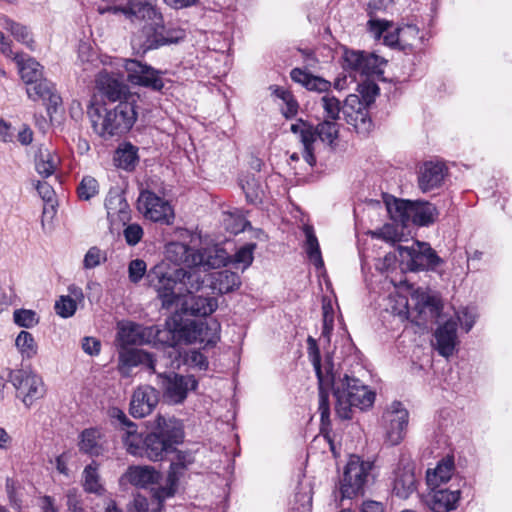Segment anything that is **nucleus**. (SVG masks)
I'll use <instances>...</instances> for the list:
<instances>
[{
  "mask_svg": "<svg viewBox=\"0 0 512 512\" xmlns=\"http://www.w3.org/2000/svg\"><path fill=\"white\" fill-rule=\"evenodd\" d=\"M117 341L122 349L129 345H141L149 341L151 331L131 321L119 322L117 326Z\"/></svg>",
  "mask_w": 512,
  "mask_h": 512,
  "instance_id": "nucleus-27",
  "label": "nucleus"
},
{
  "mask_svg": "<svg viewBox=\"0 0 512 512\" xmlns=\"http://www.w3.org/2000/svg\"><path fill=\"white\" fill-rule=\"evenodd\" d=\"M411 303L405 297H400L399 304L402 305V309L398 311L399 315L410 317L413 311H417L419 324L425 322L428 319L436 318L439 314L440 303L439 300L425 291L416 290L412 293Z\"/></svg>",
  "mask_w": 512,
  "mask_h": 512,
  "instance_id": "nucleus-12",
  "label": "nucleus"
},
{
  "mask_svg": "<svg viewBox=\"0 0 512 512\" xmlns=\"http://www.w3.org/2000/svg\"><path fill=\"white\" fill-rule=\"evenodd\" d=\"M9 381L15 388L16 397L27 408H30L37 400L43 398L46 393L42 377L30 370L20 369L12 371L9 375Z\"/></svg>",
  "mask_w": 512,
  "mask_h": 512,
  "instance_id": "nucleus-9",
  "label": "nucleus"
},
{
  "mask_svg": "<svg viewBox=\"0 0 512 512\" xmlns=\"http://www.w3.org/2000/svg\"><path fill=\"white\" fill-rule=\"evenodd\" d=\"M123 67L127 73V80L138 86L160 91L164 87L162 72L135 59H125Z\"/></svg>",
  "mask_w": 512,
  "mask_h": 512,
  "instance_id": "nucleus-14",
  "label": "nucleus"
},
{
  "mask_svg": "<svg viewBox=\"0 0 512 512\" xmlns=\"http://www.w3.org/2000/svg\"><path fill=\"white\" fill-rule=\"evenodd\" d=\"M335 121L327 119L319 123L316 128L303 120H297L291 125L290 130L299 136V141L303 146L302 157L310 166L316 164L314 151L317 138L322 142L332 144L338 137V124Z\"/></svg>",
  "mask_w": 512,
  "mask_h": 512,
  "instance_id": "nucleus-5",
  "label": "nucleus"
},
{
  "mask_svg": "<svg viewBox=\"0 0 512 512\" xmlns=\"http://www.w3.org/2000/svg\"><path fill=\"white\" fill-rule=\"evenodd\" d=\"M368 26L374 38L379 39L383 37L384 43L388 46L400 47V28L393 32H389L391 24L385 20L371 19L368 21Z\"/></svg>",
  "mask_w": 512,
  "mask_h": 512,
  "instance_id": "nucleus-38",
  "label": "nucleus"
},
{
  "mask_svg": "<svg viewBox=\"0 0 512 512\" xmlns=\"http://www.w3.org/2000/svg\"><path fill=\"white\" fill-rule=\"evenodd\" d=\"M159 402V392L150 385L137 387L130 402V413L135 418L149 415Z\"/></svg>",
  "mask_w": 512,
  "mask_h": 512,
  "instance_id": "nucleus-23",
  "label": "nucleus"
},
{
  "mask_svg": "<svg viewBox=\"0 0 512 512\" xmlns=\"http://www.w3.org/2000/svg\"><path fill=\"white\" fill-rule=\"evenodd\" d=\"M321 105L329 120H337L339 118L342 106L340 101L333 95L326 93L321 97Z\"/></svg>",
  "mask_w": 512,
  "mask_h": 512,
  "instance_id": "nucleus-52",
  "label": "nucleus"
},
{
  "mask_svg": "<svg viewBox=\"0 0 512 512\" xmlns=\"http://www.w3.org/2000/svg\"><path fill=\"white\" fill-rule=\"evenodd\" d=\"M423 36L416 25L407 24L400 27V48L403 50L418 48L422 45Z\"/></svg>",
  "mask_w": 512,
  "mask_h": 512,
  "instance_id": "nucleus-46",
  "label": "nucleus"
},
{
  "mask_svg": "<svg viewBox=\"0 0 512 512\" xmlns=\"http://www.w3.org/2000/svg\"><path fill=\"white\" fill-rule=\"evenodd\" d=\"M189 361L200 370H206L208 368L207 358L199 351H191L189 354Z\"/></svg>",
  "mask_w": 512,
  "mask_h": 512,
  "instance_id": "nucleus-61",
  "label": "nucleus"
},
{
  "mask_svg": "<svg viewBox=\"0 0 512 512\" xmlns=\"http://www.w3.org/2000/svg\"><path fill=\"white\" fill-rule=\"evenodd\" d=\"M220 324L216 320L190 321L179 330V336L188 343H205L213 345L219 339Z\"/></svg>",
  "mask_w": 512,
  "mask_h": 512,
  "instance_id": "nucleus-18",
  "label": "nucleus"
},
{
  "mask_svg": "<svg viewBox=\"0 0 512 512\" xmlns=\"http://www.w3.org/2000/svg\"><path fill=\"white\" fill-rule=\"evenodd\" d=\"M82 349L90 356H96L100 353L101 342L94 337H84L82 340Z\"/></svg>",
  "mask_w": 512,
  "mask_h": 512,
  "instance_id": "nucleus-58",
  "label": "nucleus"
},
{
  "mask_svg": "<svg viewBox=\"0 0 512 512\" xmlns=\"http://www.w3.org/2000/svg\"><path fill=\"white\" fill-rule=\"evenodd\" d=\"M36 190L45 201H51L54 196V190L47 182L38 181L36 184Z\"/></svg>",
  "mask_w": 512,
  "mask_h": 512,
  "instance_id": "nucleus-62",
  "label": "nucleus"
},
{
  "mask_svg": "<svg viewBox=\"0 0 512 512\" xmlns=\"http://www.w3.org/2000/svg\"><path fill=\"white\" fill-rule=\"evenodd\" d=\"M255 248V243H248L240 247L232 257H230L226 252L228 259L223 266L231 263L236 268H240L242 271H245L253 262Z\"/></svg>",
  "mask_w": 512,
  "mask_h": 512,
  "instance_id": "nucleus-44",
  "label": "nucleus"
},
{
  "mask_svg": "<svg viewBox=\"0 0 512 512\" xmlns=\"http://www.w3.org/2000/svg\"><path fill=\"white\" fill-rule=\"evenodd\" d=\"M394 204L402 221L412 217L413 221L421 226L428 225L434 221L436 208L428 202L395 200Z\"/></svg>",
  "mask_w": 512,
  "mask_h": 512,
  "instance_id": "nucleus-21",
  "label": "nucleus"
},
{
  "mask_svg": "<svg viewBox=\"0 0 512 512\" xmlns=\"http://www.w3.org/2000/svg\"><path fill=\"white\" fill-rule=\"evenodd\" d=\"M123 235L129 246H135L143 238L144 232L139 224L133 223L126 226L123 230Z\"/></svg>",
  "mask_w": 512,
  "mask_h": 512,
  "instance_id": "nucleus-56",
  "label": "nucleus"
},
{
  "mask_svg": "<svg viewBox=\"0 0 512 512\" xmlns=\"http://www.w3.org/2000/svg\"><path fill=\"white\" fill-rule=\"evenodd\" d=\"M303 232L305 234L304 241V250L307 254L309 261L317 268L321 269L324 267V261L322 258L320 245L318 239L315 235L314 229L310 225H305L303 227Z\"/></svg>",
  "mask_w": 512,
  "mask_h": 512,
  "instance_id": "nucleus-39",
  "label": "nucleus"
},
{
  "mask_svg": "<svg viewBox=\"0 0 512 512\" xmlns=\"http://www.w3.org/2000/svg\"><path fill=\"white\" fill-rule=\"evenodd\" d=\"M435 348L438 353L449 358L455 351L458 344L457 321L450 319L435 331Z\"/></svg>",
  "mask_w": 512,
  "mask_h": 512,
  "instance_id": "nucleus-28",
  "label": "nucleus"
},
{
  "mask_svg": "<svg viewBox=\"0 0 512 512\" xmlns=\"http://www.w3.org/2000/svg\"><path fill=\"white\" fill-rule=\"evenodd\" d=\"M192 462L193 457L191 454L181 451L177 452L176 460L170 465L165 485L160 486V488L155 491V497L160 503L174 496L182 471Z\"/></svg>",
  "mask_w": 512,
  "mask_h": 512,
  "instance_id": "nucleus-22",
  "label": "nucleus"
},
{
  "mask_svg": "<svg viewBox=\"0 0 512 512\" xmlns=\"http://www.w3.org/2000/svg\"><path fill=\"white\" fill-rule=\"evenodd\" d=\"M346 122L353 126L358 133L366 134L370 131L372 121L369 117L367 105L356 94L346 97L342 106Z\"/></svg>",
  "mask_w": 512,
  "mask_h": 512,
  "instance_id": "nucleus-19",
  "label": "nucleus"
},
{
  "mask_svg": "<svg viewBox=\"0 0 512 512\" xmlns=\"http://www.w3.org/2000/svg\"><path fill=\"white\" fill-rule=\"evenodd\" d=\"M148 279L164 309L180 307L185 314L206 317L218 307L216 298L194 295L204 283L200 271L171 269L167 263L161 262L150 269Z\"/></svg>",
  "mask_w": 512,
  "mask_h": 512,
  "instance_id": "nucleus-1",
  "label": "nucleus"
},
{
  "mask_svg": "<svg viewBox=\"0 0 512 512\" xmlns=\"http://www.w3.org/2000/svg\"><path fill=\"white\" fill-rule=\"evenodd\" d=\"M153 431L159 433L172 447L184 438L183 424L175 417L158 415L153 424Z\"/></svg>",
  "mask_w": 512,
  "mask_h": 512,
  "instance_id": "nucleus-29",
  "label": "nucleus"
},
{
  "mask_svg": "<svg viewBox=\"0 0 512 512\" xmlns=\"http://www.w3.org/2000/svg\"><path fill=\"white\" fill-rule=\"evenodd\" d=\"M105 208L111 228H114L117 224L127 225L131 218L130 207L117 189H111L108 192L105 199Z\"/></svg>",
  "mask_w": 512,
  "mask_h": 512,
  "instance_id": "nucleus-25",
  "label": "nucleus"
},
{
  "mask_svg": "<svg viewBox=\"0 0 512 512\" xmlns=\"http://www.w3.org/2000/svg\"><path fill=\"white\" fill-rule=\"evenodd\" d=\"M416 489L415 464L410 457L402 455L393 470L392 491L397 497L407 499Z\"/></svg>",
  "mask_w": 512,
  "mask_h": 512,
  "instance_id": "nucleus-16",
  "label": "nucleus"
},
{
  "mask_svg": "<svg viewBox=\"0 0 512 512\" xmlns=\"http://www.w3.org/2000/svg\"><path fill=\"white\" fill-rule=\"evenodd\" d=\"M99 185L95 178L91 176H85L81 180L77 192L81 200L88 201L98 194Z\"/></svg>",
  "mask_w": 512,
  "mask_h": 512,
  "instance_id": "nucleus-51",
  "label": "nucleus"
},
{
  "mask_svg": "<svg viewBox=\"0 0 512 512\" xmlns=\"http://www.w3.org/2000/svg\"><path fill=\"white\" fill-rule=\"evenodd\" d=\"M332 388L336 398L335 411L341 419H351L352 409L366 410L373 406L375 392L358 378L351 377L347 373L333 375L332 382L325 385V393Z\"/></svg>",
  "mask_w": 512,
  "mask_h": 512,
  "instance_id": "nucleus-2",
  "label": "nucleus"
},
{
  "mask_svg": "<svg viewBox=\"0 0 512 512\" xmlns=\"http://www.w3.org/2000/svg\"><path fill=\"white\" fill-rule=\"evenodd\" d=\"M2 26L4 29L10 31V33L17 41L25 44L30 49L33 48V39L29 29L26 26L16 23L9 18L3 19Z\"/></svg>",
  "mask_w": 512,
  "mask_h": 512,
  "instance_id": "nucleus-48",
  "label": "nucleus"
},
{
  "mask_svg": "<svg viewBox=\"0 0 512 512\" xmlns=\"http://www.w3.org/2000/svg\"><path fill=\"white\" fill-rule=\"evenodd\" d=\"M100 437L101 433L98 429H85L80 435L79 449L93 456L100 455L103 451Z\"/></svg>",
  "mask_w": 512,
  "mask_h": 512,
  "instance_id": "nucleus-42",
  "label": "nucleus"
},
{
  "mask_svg": "<svg viewBox=\"0 0 512 512\" xmlns=\"http://www.w3.org/2000/svg\"><path fill=\"white\" fill-rule=\"evenodd\" d=\"M139 98L140 96H130V99L121 101L104 114L99 107L91 105L88 108V115L94 131L105 140L127 133L137 119Z\"/></svg>",
  "mask_w": 512,
  "mask_h": 512,
  "instance_id": "nucleus-3",
  "label": "nucleus"
},
{
  "mask_svg": "<svg viewBox=\"0 0 512 512\" xmlns=\"http://www.w3.org/2000/svg\"><path fill=\"white\" fill-rule=\"evenodd\" d=\"M345 68L353 73L354 77L372 76L383 73L382 67L385 61L374 53H365L361 51H345Z\"/></svg>",
  "mask_w": 512,
  "mask_h": 512,
  "instance_id": "nucleus-17",
  "label": "nucleus"
},
{
  "mask_svg": "<svg viewBox=\"0 0 512 512\" xmlns=\"http://www.w3.org/2000/svg\"><path fill=\"white\" fill-rule=\"evenodd\" d=\"M172 446L159 436V433L152 431L147 434L143 446V457H147L152 461L163 458V455L170 451Z\"/></svg>",
  "mask_w": 512,
  "mask_h": 512,
  "instance_id": "nucleus-36",
  "label": "nucleus"
},
{
  "mask_svg": "<svg viewBox=\"0 0 512 512\" xmlns=\"http://www.w3.org/2000/svg\"><path fill=\"white\" fill-rule=\"evenodd\" d=\"M241 187L246 195L247 201L256 204L261 201L264 195V187L255 175H246L240 180Z\"/></svg>",
  "mask_w": 512,
  "mask_h": 512,
  "instance_id": "nucleus-45",
  "label": "nucleus"
},
{
  "mask_svg": "<svg viewBox=\"0 0 512 512\" xmlns=\"http://www.w3.org/2000/svg\"><path fill=\"white\" fill-rule=\"evenodd\" d=\"M358 91L362 96V102L368 106L379 94V87L373 81L365 79L358 84Z\"/></svg>",
  "mask_w": 512,
  "mask_h": 512,
  "instance_id": "nucleus-55",
  "label": "nucleus"
},
{
  "mask_svg": "<svg viewBox=\"0 0 512 512\" xmlns=\"http://www.w3.org/2000/svg\"><path fill=\"white\" fill-rule=\"evenodd\" d=\"M178 352L170 347L169 350L161 355L154 356L142 349L124 348L119 352L118 371L123 377H129L135 367L148 369L153 373H158V368H173L171 358L177 359Z\"/></svg>",
  "mask_w": 512,
  "mask_h": 512,
  "instance_id": "nucleus-6",
  "label": "nucleus"
},
{
  "mask_svg": "<svg viewBox=\"0 0 512 512\" xmlns=\"http://www.w3.org/2000/svg\"><path fill=\"white\" fill-rule=\"evenodd\" d=\"M447 168L442 162L427 161L419 169L417 182L418 188L423 193H428L442 187Z\"/></svg>",
  "mask_w": 512,
  "mask_h": 512,
  "instance_id": "nucleus-24",
  "label": "nucleus"
},
{
  "mask_svg": "<svg viewBox=\"0 0 512 512\" xmlns=\"http://www.w3.org/2000/svg\"><path fill=\"white\" fill-rule=\"evenodd\" d=\"M275 94L277 97L281 98L287 103L288 112L294 115L297 112V104L291 99V95L289 92L282 88H276Z\"/></svg>",
  "mask_w": 512,
  "mask_h": 512,
  "instance_id": "nucleus-60",
  "label": "nucleus"
},
{
  "mask_svg": "<svg viewBox=\"0 0 512 512\" xmlns=\"http://www.w3.org/2000/svg\"><path fill=\"white\" fill-rule=\"evenodd\" d=\"M15 346L21 355L28 359L33 358L38 351V346L33 335L24 330L17 335Z\"/></svg>",
  "mask_w": 512,
  "mask_h": 512,
  "instance_id": "nucleus-49",
  "label": "nucleus"
},
{
  "mask_svg": "<svg viewBox=\"0 0 512 512\" xmlns=\"http://www.w3.org/2000/svg\"><path fill=\"white\" fill-rule=\"evenodd\" d=\"M114 162L119 168L133 170L138 162L137 148L130 143L121 145L115 152Z\"/></svg>",
  "mask_w": 512,
  "mask_h": 512,
  "instance_id": "nucleus-43",
  "label": "nucleus"
},
{
  "mask_svg": "<svg viewBox=\"0 0 512 512\" xmlns=\"http://www.w3.org/2000/svg\"><path fill=\"white\" fill-rule=\"evenodd\" d=\"M385 438L390 445H398L405 437L409 414L402 403L394 401L383 414Z\"/></svg>",
  "mask_w": 512,
  "mask_h": 512,
  "instance_id": "nucleus-15",
  "label": "nucleus"
},
{
  "mask_svg": "<svg viewBox=\"0 0 512 512\" xmlns=\"http://www.w3.org/2000/svg\"><path fill=\"white\" fill-rule=\"evenodd\" d=\"M459 490H434L427 498V505L433 512H449L457 507Z\"/></svg>",
  "mask_w": 512,
  "mask_h": 512,
  "instance_id": "nucleus-31",
  "label": "nucleus"
},
{
  "mask_svg": "<svg viewBox=\"0 0 512 512\" xmlns=\"http://www.w3.org/2000/svg\"><path fill=\"white\" fill-rule=\"evenodd\" d=\"M59 163V156L47 149H39L35 157V169L37 173L44 178L53 175Z\"/></svg>",
  "mask_w": 512,
  "mask_h": 512,
  "instance_id": "nucleus-40",
  "label": "nucleus"
},
{
  "mask_svg": "<svg viewBox=\"0 0 512 512\" xmlns=\"http://www.w3.org/2000/svg\"><path fill=\"white\" fill-rule=\"evenodd\" d=\"M454 471V461L450 457L441 459L437 466L431 470L429 469L426 473V481L428 486L435 489L442 483H446L450 480Z\"/></svg>",
  "mask_w": 512,
  "mask_h": 512,
  "instance_id": "nucleus-37",
  "label": "nucleus"
},
{
  "mask_svg": "<svg viewBox=\"0 0 512 512\" xmlns=\"http://www.w3.org/2000/svg\"><path fill=\"white\" fill-rule=\"evenodd\" d=\"M166 259L177 265L184 264L188 270L200 271L220 268L227 262L226 251L220 247L212 246L194 250L187 244L172 242L166 246Z\"/></svg>",
  "mask_w": 512,
  "mask_h": 512,
  "instance_id": "nucleus-4",
  "label": "nucleus"
},
{
  "mask_svg": "<svg viewBox=\"0 0 512 512\" xmlns=\"http://www.w3.org/2000/svg\"><path fill=\"white\" fill-rule=\"evenodd\" d=\"M373 462L363 460L357 455H351L340 480V492L343 498L351 499L362 493L368 482Z\"/></svg>",
  "mask_w": 512,
  "mask_h": 512,
  "instance_id": "nucleus-8",
  "label": "nucleus"
},
{
  "mask_svg": "<svg viewBox=\"0 0 512 512\" xmlns=\"http://www.w3.org/2000/svg\"><path fill=\"white\" fill-rule=\"evenodd\" d=\"M401 261L410 271L434 269L441 263L436 252L426 242L413 241L410 246L399 245Z\"/></svg>",
  "mask_w": 512,
  "mask_h": 512,
  "instance_id": "nucleus-10",
  "label": "nucleus"
},
{
  "mask_svg": "<svg viewBox=\"0 0 512 512\" xmlns=\"http://www.w3.org/2000/svg\"><path fill=\"white\" fill-rule=\"evenodd\" d=\"M14 134L10 123L0 118V140L3 142H12Z\"/></svg>",
  "mask_w": 512,
  "mask_h": 512,
  "instance_id": "nucleus-63",
  "label": "nucleus"
},
{
  "mask_svg": "<svg viewBox=\"0 0 512 512\" xmlns=\"http://www.w3.org/2000/svg\"><path fill=\"white\" fill-rule=\"evenodd\" d=\"M15 324L23 328H32L39 323V316L34 310L17 309L13 312Z\"/></svg>",
  "mask_w": 512,
  "mask_h": 512,
  "instance_id": "nucleus-50",
  "label": "nucleus"
},
{
  "mask_svg": "<svg viewBox=\"0 0 512 512\" xmlns=\"http://www.w3.org/2000/svg\"><path fill=\"white\" fill-rule=\"evenodd\" d=\"M26 93L29 99L33 101L42 100L44 103L53 107H56L61 101L60 96L55 91L54 85L46 79H40L37 82L29 84L26 88Z\"/></svg>",
  "mask_w": 512,
  "mask_h": 512,
  "instance_id": "nucleus-33",
  "label": "nucleus"
},
{
  "mask_svg": "<svg viewBox=\"0 0 512 512\" xmlns=\"http://www.w3.org/2000/svg\"><path fill=\"white\" fill-rule=\"evenodd\" d=\"M125 478L127 481L140 488L151 489L153 491V497L156 501H159L155 497V491L159 488H154L153 486L158 484L161 479V474L153 467L150 466H132L129 467L127 472L125 473ZM163 502H158V509L162 510Z\"/></svg>",
  "mask_w": 512,
  "mask_h": 512,
  "instance_id": "nucleus-26",
  "label": "nucleus"
},
{
  "mask_svg": "<svg viewBox=\"0 0 512 512\" xmlns=\"http://www.w3.org/2000/svg\"><path fill=\"white\" fill-rule=\"evenodd\" d=\"M138 209L145 218L153 222L169 225L174 219V211L170 203L149 190H144L140 193Z\"/></svg>",
  "mask_w": 512,
  "mask_h": 512,
  "instance_id": "nucleus-13",
  "label": "nucleus"
},
{
  "mask_svg": "<svg viewBox=\"0 0 512 512\" xmlns=\"http://www.w3.org/2000/svg\"><path fill=\"white\" fill-rule=\"evenodd\" d=\"M456 317L465 331L469 332L477 319V313L474 309L466 307L459 310Z\"/></svg>",
  "mask_w": 512,
  "mask_h": 512,
  "instance_id": "nucleus-57",
  "label": "nucleus"
},
{
  "mask_svg": "<svg viewBox=\"0 0 512 512\" xmlns=\"http://www.w3.org/2000/svg\"><path fill=\"white\" fill-rule=\"evenodd\" d=\"M308 355L316 372L319 383V407L318 411L321 416V422L325 424L329 421L330 408L328 395L325 393V385L332 382V377L336 372L332 362L327 359L321 364L320 351L314 338L308 337Z\"/></svg>",
  "mask_w": 512,
  "mask_h": 512,
  "instance_id": "nucleus-7",
  "label": "nucleus"
},
{
  "mask_svg": "<svg viewBox=\"0 0 512 512\" xmlns=\"http://www.w3.org/2000/svg\"><path fill=\"white\" fill-rule=\"evenodd\" d=\"M361 512H384V507L379 502L367 501L363 503Z\"/></svg>",
  "mask_w": 512,
  "mask_h": 512,
  "instance_id": "nucleus-64",
  "label": "nucleus"
},
{
  "mask_svg": "<svg viewBox=\"0 0 512 512\" xmlns=\"http://www.w3.org/2000/svg\"><path fill=\"white\" fill-rule=\"evenodd\" d=\"M291 79L304 86L307 90L315 92H328L331 83L324 78L314 76L300 68H294L290 72Z\"/></svg>",
  "mask_w": 512,
  "mask_h": 512,
  "instance_id": "nucleus-35",
  "label": "nucleus"
},
{
  "mask_svg": "<svg viewBox=\"0 0 512 512\" xmlns=\"http://www.w3.org/2000/svg\"><path fill=\"white\" fill-rule=\"evenodd\" d=\"M83 487L86 492L102 494L104 487L98 473V466L95 462L87 465L83 471Z\"/></svg>",
  "mask_w": 512,
  "mask_h": 512,
  "instance_id": "nucleus-47",
  "label": "nucleus"
},
{
  "mask_svg": "<svg viewBox=\"0 0 512 512\" xmlns=\"http://www.w3.org/2000/svg\"><path fill=\"white\" fill-rule=\"evenodd\" d=\"M109 415L111 418L118 421L120 432L128 429V426L130 424H135L134 422H132L131 420L128 419L126 414L121 409H119L117 407L111 408L109 410Z\"/></svg>",
  "mask_w": 512,
  "mask_h": 512,
  "instance_id": "nucleus-59",
  "label": "nucleus"
},
{
  "mask_svg": "<svg viewBox=\"0 0 512 512\" xmlns=\"http://www.w3.org/2000/svg\"><path fill=\"white\" fill-rule=\"evenodd\" d=\"M106 261V252L96 246L89 248L84 256L83 266L85 269H92Z\"/></svg>",
  "mask_w": 512,
  "mask_h": 512,
  "instance_id": "nucleus-54",
  "label": "nucleus"
},
{
  "mask_svg": "<svg viewBox=\"0 0 512 512\" xmlns=\"http://www.w3.org/2000/svg\"><path fill=\"white\" fill-rule=\"evenodd\" d=\"M120 437L129 454L143 457L145 438L142 437V434L137 432L136 424H130L128 429L121 432Z\"/></svg>",
  "mask_w": 512,
  "mask_h": 512,
  "instance_id": "nucleus-41",
  "label": "nucleus"
},
{
  "mask_svg": "<svg viewBox=\"0 0 512 512\" xmlns=\"http://www.w3.org/2000/svg\"><path fill=\"white\" fill-rule=\"evenodd\" d=\"M157 384L163 390L164 399L170 404H181L187 398L189 391L197 388L198 382L192 375L159 372Z\"/></svg>",
  "mask_w": 512,
  "mask_h": 512,
  "instance_id": "nucleus-11",
  "label": "nucleus"
},
{
  "mask_svg": "<svg viewBox=\"0 0 512 512\" xmlns=\"http://www.w3.org/2000/svg\"><path fill=\"white\" fill-rule=\"evenodd\" d=\"M96 88L104 97L111 102L130 99V96H139L137 93L130 91L129 87L123 79L115 74L106 71L100 72L95 80Z\"/></svg>",
  "mask_w": 512,
  "mask_h": 512,
  "instance_id": "nucleus-20",
  "label": "nucleus"
},
{
  "mask_svg": "<svg viewBox=\"0 0 512 512\" xmlns=\"http://www.w3.org/2000/svg\"><path fill=\"white\" fill-rule=\"evenodd\" d=\"M209 287L218 295L231 293L241 286L240 276L230 270H222L208 275Z\"/></svg>",
  "mask_w": 512,
  "mask_h": 512,
  "instance_id": "nucleus-30",
  "label": "nucleus"
},
{
  "mask_svg": "<svg viewBox=\"0 0 512 512\" xmlns=\"http://www.w3.org/2000/svg\"><path fill=\"white\" fill-rule=\"evenodd\" d=\"M18 67L21 79L27 84L37 82L42 77V66L24 53H15L11 58Z\"/></svg>",
  "mask_w": 512,
  "mask_h": 512,
  "instance_id": "nucleus-34",
  "label": "nucleus"
},
{
  "mask_svg": "<svg viewBox=\"0 0 512 512\" xmlns=\"http://www.w3.org/2000/svg\"><path fill=\"white\" fill-rule=\"evenodd\" d=\"M84 293L82 288L76 285L68 287V295H61L55 302L54 309L61 318L72 317L77 310V303L83 302Z\"/></svg>",
  "mask_w": 512,
  "mask_h": 512,
  "instance_id": "nucleus-32",
  "label": "nucleus"
},
{
  "mask_svg": "<svg viewBox=\"0 0 512 512\" xmlns=\"http://www.w3.org/2000/svg\"><path fill=\"white\" fill-rule=\"evenodd\" d=\"M150 270L147 272L146 262L142 259H134L128 265V278L133 284L139 283L146 275L148 277ZM149 281V279L147 278Z\"/></svg>",
  "mask_w": 512,
  "mask_h": 512,
  "instance_id": "nucleus-53",
  "label": "nucleus"
}]
</instances>
